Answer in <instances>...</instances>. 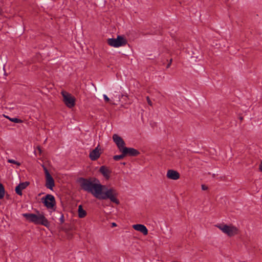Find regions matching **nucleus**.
Returning a JSON list of instances; mask_svg holds the SVG:
<instances>
[{
	"instance_id": "obj_23",
	"label": "nucleus",
	"mask_w": 262,
	"mask_h": 262,
	"mask_svg": "<svg viewBox=\"0 0 262 262\" xmlns=\"http://www.w3.org/2000/svg\"><path fill=\"white\" fill-rule=\"evenodd\" d=\"M103 98L106 102H108L110 101V98L106 95H103Z\"/></svg>"
},
{
	"instance_id": "obj_2",
	"label": "nucleus",
	"mask_w": 262,
	"mask_h": 262,
	"mask_svg": "<svg viewBox=\"0 0 262 262\" xmlns=\"http://www.w3.org/2000/svg\"><path fill=\"white\" fill-rule=\"evenodd\" d=\"M38 213L37 215L33 213H24L23 216L30 222L48 227L50 224L47 219L43 214L39 213V212Z\"/></svg>"
},
{
	"instance_id": "obj_4",
	"label": "nucleus",
	"mask_w": 262,
	"mask_h": 262,
	"mask_svg": "<svg viewBox=\"0 0 262 262\" xmlns=\"http://www.w3.org/2000/svg\"><path fill=\"white\" fill-rule=\"evenodd\" d=\"M216 227L222 230L223 233L227 234L229 236H233L237 234L238 232L237 228L233 226L220 224L216 225Z\"/></svg>"
},
{
	"instance_id": "obj_10",
	"label": "nucleus",
	"mask_w": 262,
	"mask_h": 262,
	"mask_svg": "<svg viewBox=\"0 0 262 262\" xmlns=\"http://www.w3.org/2000/svg\"><path fill=\"white\" fill-rule=\"evenodd\" d=\"M166 176L169 179L177 180L180 178V175L178 171L169 169L167 172Z\"/></svg>"
},
{
	"instance_id": "obj_1",
	"label": "nucleus",
	"mask_w": 262,
	"mask_h": 262,
	"mask_svg": "<svg viewBox=\"0 0 262 262\" xmlns=\"http://www.w3.org/2000/svg\"><path fill=\"white\" fill-rule=\"evenodd\" d=\"M78 182L82 189L91 193L97 199L99 200L110 199L111 202L116 204H119L120 202L117 199L118 192L116 190L111 188L103 192L102 190L105 186L101 185L98 179L80 178L78 179Z\"/></svg>"
},
{
	"instance_id": "obj_24",
	"label": "nucleus",
	"mask_w": 262,
	"mask_h": 262,
	"mask_svg": "<svg viewBox=\"0 0 262 262\" xmlns=\"http://www.w3.org/2000/svg\"><path fill=\"white\" fill-rule=\"evenodd\" d=\"M201 188H202V189L203 190H207V189H208V187H207V186H206V185H204V184H202V185H201Z\"/></svg>"
},
{
	"instance_id": "obj_7",
	"label": "nucleus",
	"mask_w": 262,
	"mask_h": 262,
	"mask_svg": "<svg viewBox=\"0 0 262 262\" xmlns=\"http://www.w3.org/2000/svg\"><path fill=\"white\" fill-rule=\"evenodd\" d=\"M112 138L114 142L116 144L119 151H122V150L126 147L124 141L117 134H114Z\"/></svg>"
},
{
	"instance_id": "obj_12",
	"label": "nucleus",
	"mask_w": 262,
	"mask_h": 262,
	"mask_svg": "<svg viewBox=\"0 0 262 262\" xmlns=\"http://www.w3.org/2000/svg\"><path fill=\"white\" fill-rule=\"evenodd\" d=\"M133 228L138 231L141 232L143 235H146L148 234L147 228L142 224H136L133 226Z\"/></svg>"
},
{
	"instance_id": "obj_22",
	"label": "nucleus",
	"mask_w": 262,
	"mask_h": 262,
	"mask_svg": "<svg viewBox=\"0 0 262 262\" xmlns=\"http://www.w3.org/2000/svg\"><path fill=\"white\" fill-rule=\"evenodd\" d=\"M146 100H147V101L148 104L149 105L152 106V102H151V101L150 100V98H149V96H147V97H146Z\"/></svg>"
},
{
	"instance_id": "obj_20",
	"label": "nucleus",
	"mask_w": 262,
	"mask_h": 262,
	"mask_svg": "<svg viewBox=\"0 0 262 262\" xmlns=\"http://www.w3.org/2000/svg\"><path fill=\"white\" fill-rule=\"evenodd\" d=\"M59 221H60L61 224H63L64 223V215H63V214H62L61 215V216H60V217L59 219Z\"/></svg>"
},
{
	"instance_id": "obj_17",
	"label": "nucleus",
	"mask_w": 262,
	"mask_h": 262,
	"mask_svg": "<svg viewBox=\"0 0 262 262\" xmlns=\"http://www.w3.org/2000/svg\"><path fill=\"white\" fill-rule=\"evenodd\" d=\"M6 118H8L9 120H10L11 122L17 123H22L23 121L22 120L16 118H10L8 116H5Z\"/></svg>"
},
{
	"instance_id": "obj_27",
	"label": "nucleus",
	"mask_w": 262,
	"mask_h": 262,
	"mask_svg": "<svg viewBox=\"0 0 262 262\" xmlns=\"http://www.w3.org/2000/svg\"><path fill=\"white\" fill-rule=\"evenodd\" d=\"M170 65H171L170 63L169 62L166 66V68L167 69L169 68L170 67Z\"/></svg>"
},
{
	"instance_id": "obj_13",
	"label": "nucleus",
	"mask_w": 262,
	"mask_h": 262,
	"mask_svg": "<svg viewBox=\"0 0 262 262\" xmlns=\"http://www.w3.org/2000/svg\"><path fill=\"white\" fill-rule=\"evenodd\" d=\"M46 186L47 188L52 190L55 186L54 180L51 174H49L46 177Z\"/></svg>"
},
{
	"instance_id": "obj_26",
	"label": "nucleus",
	"mask_w": 262,
	"mask_h": 262,
	"mask_svg": "<svg viewBox=\"0 0 262 262\" xmlns=\"http://www.w3.org/2000/svg\"><path fill=\"white\" fill-rule=\"evenodd\" d=\"M116 226H117V224L115 223H112V227H116Z\"/></svg>"
},
{
	"instance_id": "obj_30",
	"label": "nucleus",
	"mask_w": 262,
	"mask_h": 262,
	"mask_svg": "<svg viewBox=\"0 0 262 262\" xmlns=\"http://www.w3.org/2000/svg\"><path fill=\"white\" fill-rule=\"evenodd\" d=\"M172 59H170V61H169V63H170V64H171V62H172Z\"/></svg>"
},
{
	"instance_id": "obj_3",
	"label": "nucleus",
	"mask_w": 262,
	"mask_h": 262,
	"mask_svg": "<svg viewBox=\"0 0 262 262\" xmlns=\"http://www.w3.org/2000/svg\"><path fill=\"white\" fill-rule=\"evenodd\" d=\"M107 42L110 46L115 48L123 46L127 43V40L120 35H118L117 38H109Z\"/></svg>"
},
{
	"instance_id": "obj_19",
	"label": "nucleus",
	"mask_w": 262,
	"mask_h": 262,
	"mask_svg": "<svg viewBox=\"0 0 262 262\" xmlns=\"http://www.w3.org/2000/svg\"><path fill=\"white\" fill-rule=\"evenodd\" d=\"M8 162L9 163H10L15 164H16L17 165H20V164L19 162H18L17 161H15L14 160H12V159L11 160H9Z\"/></svg>"
},
{
	"instance_id": "obj_14",
	"label": "nucleus",
	"mask_w": 262,
	"mask_h": 262,
	"mask_svg": "<svg viewBox=\"0 0 262 262\" xmlns=\"http://www.w3.org/2000/svg\"><path fill=\"white\" fill-rule=\"evenodd\" d=\"M29 184V182H25L23 183H20L18 186H17L15 188L16 193L19 195H22V190L25 189Z\"/></svg>"
},
{
	"instance_id": "obj_21",
	"label": "nucleus",
	"mask_w": 262,
	"mask_h": 262,
	"mask_svg": "<svg viewBox=\"0 0 262 262\" xmlns=\"http://www.w3.org/2000/svg\"><path fill=\"white\" fill-rule=\"evenodd\" d=\"M43 170L45 171V175H46V177H48V176L49 174H50V173H49V172L48 171L47 168L46 167H44L43 166Z\"/></svg>"
},
{
	"instance_id": "obj_9",
	"label": "nucleus",
	"mask_w": 262,
	"mask_h": 262,
	"mask_svg": "<svg viewBox=\"0 0 262 262\" xmlns=\"http://www.w3.org/2000/svg\"><path fill=\"white\" fill-rule=\"evenodd\" d=\"M99 147V145H98L94 149L90 152L89 157L91 160L95 161L100 157L101 152H100Z\"/></svg>"
},
{
	"instance_id": "obj_8",
	"label": "nucleus",
	"mask_w": 262,
	"mask_h": 262,
	"mask_svg": "<svg viewBox=\"0 0 262 262\" xmlns=\"http://www.w3.org/2000/svg\"><path fill=\"white\" fill-rule=\"evenodd\" d=\"M122 151H123L125 157H136L140 154V152L138 150L132 147H125L122 150Z\"/></svg>"
},
{
	"instance_id": "obj_18",
	"label": "nucleus",
	"mask_w": 262,
	"mask_h": 262,
	"mask_svg": "<svg viewBox=\"0 0 262 262\" xmlns=\"http://www.w3.org/2000/svg\"><path fill=\"white\" fill-rule=\"evenodd\" d=\"M5 188L3 185L0 183V199H2L5 195Z\"/></svg>"
},
{
	"instance_id": "obj_29",
	"label": "nucleus",
	"mask_w": 262,
	"mask_h": 262,
	"mask_svg": "<svg viewBox=\"0 0 262 262\" xmlns=\"http://www.w3.org/2000/svg\"><path fill=\"white\" fill-rule=\"evenodd\" d=\"M239 119L242 121L243 120V117H239Z\"/></svg>"
},
{
	"instance_id": "obj_15",
	"label": "nucleus",
	"mask_w": 262,
	"mask_h": 262,
	"mask_svg": "<svg viewBox=\"0 0 262 262\" xmlns=\"http://www.w3.org/2000/svg\"><path fill=\"white\" fill-rule=\"evenodd\" d=\"M86 215V211L82 208L81 205L78 206V216L80 218H83Z\"/></svg>"
},
{
	"instance_id": "obj_5",
	"label": "nucleus",
	"mask_w": 262,
	"mask_h": 262,
	"mask_svg": "<svg viewBox=\"0 0 262 262\" xmlns=\"http://www.w3.org/2000/svg\"><path fill=\"white\" fill-rule=\"evenodd\" d=\"M61 94L63 97V101L66 106L69 108H72L75 104V99L70 94L62 91Z\"/></svg>"
},
{
	"instance_id": "obj_16",
	"label": "nucleus",
	"mask_w": 262,
	"mask_h": 262,
	"mask_svg": "<svg viewBox=\"0 0 262 262\" xmlns=\"http://www.w3.org/2000/svg\"><path fill=\"white\" fill-rule=\"evenodd\" d=\"M121 152V154L120 155H115L113 157V159L115 161H119L120 160H121L123 159L125 156L124 154L123 151H120Z\"/></svg>"
},
{
	"instance_id": "obj_25",
	"label": "nucleus",
	"mask_w": 262,
	"mask_h": 262,
	"mask_svg": "<svg viewBox=\"0 0 262 262\" xmlns=\"http://www.w3.org/2000/svg\"><path fill=\"white\" fill-rule=\"evenodd\" d=\"M259 169L260 171L262 172V161L261 162V163H260V164L259 165Z\"/></svg>"
},
{
	"instance_id": "obj_11",
	"label": "nucleus",
	"mask_w": 262,
	"mask_h": 262,
	"mask_svg": "<svg viewBox=\"0 0 262 262\" xmlns=\"http://www.w3.org/2000/svg\"><path fill=\"white\" fill-rule=\"evenodd\" d=\"M99 171L106 179L108 180L110 179L111 171L108 167L102 166L100 167Z\"/></svg>"
},
{
	"instance_id": "obj_28",
	"label": "nucleus",
	"mask_w": 262,
	"mask_h": 262,
	"mask_svg": "<svg viewBox=\"0 0 262 262\" xmlns=\"http://www.w3.org/2000/svg\"><path fill=\"white\" fill-rule=\"evenodd\" d=\"M37 149L39 150V152H41V148L39 146L37 147Z\"/></svg>"
},
{
	"instance_id": "obj_6",
	"label": "nucleus",
	"mask_w": 262,
	"mask_h": 262,
	"mask_svg": "<svg viewBox=\"0 0 262 262\" xmlns=\"http://www.w3.org/2000/svg\"><path fill=\"white\" fill-rule=\"evenodd\" d=\"M42 202L48 209H53L56 205V201L54 196L52 194H47L45 198L41 199Z\"/></svg>"
}]
</instances>
